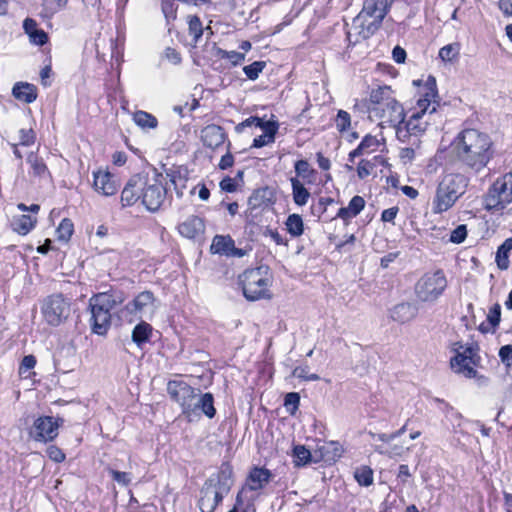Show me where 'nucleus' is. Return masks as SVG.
Wrapping results in <instances>:
<instances>
[{
	"instance_id": "nucleus-46",
	"label": "nucleus",
	"mask_w": 512,
	"mask_h": 512,
	"mask_svg": "<svg viewBox=\"0 0 512 512\" xmlns=\"http://www.w3.org/2000/svg\"><path fill=\"white\" fill-rule=\"evenodd\" d=\"M292 375L294 377H297V378H300V379H303V380H306V381H317V380L320 379L318 374L310 373L309 372V367L308 366H298V367H296L293 370Z\"/></svg>"
},
{
	"instance_id": "nucleus-37",
	"label": "nucleus",
	"mask_w": 512,
	"mask_h": 512,
	"mask_svg": "<svg viewBox=\"0 0 512 512\" xmlns=\"http://www.w3.org/2000/svg\"><path fill=\"white\" fill-rule=\"evenodd\" d=\"M293 458L295 466H304L314 460V452L311 453L303 445H297L293 448Z\"/></svg>"
},
{
	"instance_id": "nucleus-42",
	"label": "nucleus",
	"mask_w": 512,
	"mask_h": 512,
	"mask_svg": "<svg viewBox=\"0 0 512 512\" xmlns=\"http://www.w3.org/2000/svg\"><path fill=\"white\" fill-rule=\"evenodd\" d=\"M201 412L210 419L215 416L214 397L211 393L202 394Z\"/></svg>"
},
{
	"instance_id": "nucleus-41",
	"label": "nucleus",
	"mask_w": 512,
	"mask_h": 512,
	"mask_svg": "<svg viewBox=\"0 0 512 512\" xmlns=\"http://www.w3.org/2000/svg\"><path fill=\"white\" fill-rule=\"evenodd\" d=\"M73 231L74 225L72 221L68 218H64L57 228L58 239L68 241L72 236Z\"/></svg>"
},
{
	"instance_id": "nucleus-58",
	"label": "nucleus",
	"mask_w": 512,
	"mask_h": 512,
	"mask_svg": "<svg viewBox=\"0 0 512 512\" xmlns=\"http://www.w3.org/2000/svg\"><path fill=\"white\" fill-rule=\"evenodd\" d=\"M299 402H300L299 394L296 392H290V393L286 394V396H285L284 406L287 409H290V407H291L292 408L291 413L293 414L294 411L297 410Z\"/></svg>"
},
{
	"instance_id": "nucleus-24",
	"label": "nucleus",
	"mask_w": 512,
	"mask_h": 512,
	"mask_svg": "<svg viewBox=\"0 0 512 512\" xmlns=\"http://www.w3.org/2000/svg\"><path fill=\"white\" fill-rule=\"evenodd\" d=\"M418 309L415 305L404 302L395 305L390 311V317L392 320L399 323H406L416 317Z\"/></svg>"
},
{
	"instance_id": "nucleus-56",
	"label": "nucleus",
	"mask_w": 512,
	"mask_h": 512,
	"mask_svg": "<svg viewBox=\"0 0 512 512\" xmlns=\"http://www.w3.org/2000/svg\"><path fill=\"white\" fill-rule=\"evenodd\" d=\"M363 150L368 153L374 151V148L379 146V141L375 136L366 135L359 144Z\"/></svg>"
},
{
	"instance_id": "nucleus-49",
	"label": "nucleus",
	"mask_w": 512,
	"mask_h": 512,
	"mask_svg": "<svg viewBox=\"0 0 512 512\" xmlns=\"http://www.w3.org/2000/svg\"><path fill=\"white\" fill-rule=\"evenodd\" d=\"M266 190H256L248 199V204L251 208H259L262 205L266 204L265 199Z\"/></svg>"
},
{
	"instance_id": "nucleus-43",
	"label": "nucleus",
	"mask_w": 512,
	"mask_h": 512,
	"mask_svg": "<svg viewBox=\"0 0 512 512\" xmlns=\"http://www.w3.org/2000/svg\"><path fill=\"white\" fill-rule=\"evenodd\" d=\"M161 6L167 24L174 21L177 17V6L175 5L174 0H162Z\"/></svg>"
},
{
	"instance_id": "nucleus-54",
	"label": "nucleus",
	"mask_w": 512,
	"mask_h": 512,
	"mask_svg": "<svg viewBox=\"0 0 512 512\" xmlns=\"http://www.w3.org/2000/svg\"><path fill=\"white\" fill-rule=\"evenodd\" d=\"M266 121H264L263 119L257 117V116H251L249 118H247L246 120H244L243 122L239 123L236 127H235V130L240 133L244 130V128L246 127H251V126H255V127H260L263 123H265Z\"/></svg>"
},
{
	"instance_id": "nucleus-22",
	"label": "nucleus",
	"mask_w": 512,
	"mask_h": 512,
	"mask_svg": "<svg viewBox=\"0 0 512 512\" xmlns=\"http://www.w3.org/2000/svg\"><path fill=\"white\" fill-rule=\"evenodd\" d=\"M141 185L140 174L133 175L128 180L121 193V202L124 207L132 206L141 199Z\"/></svg>"
},
{
	"instance_id": "nucleus-64",
	"label": "nucleus",
	"mask_w": 512,
	"mask_h": 512,
	"mask_svg": "<svg viewBox=\"0 0 512 512\" xmlns=\"http://www.w3.org/2000/svg\"><path fill=\"white\" fill-rule=\"evenodd\" d=\"M47 454L54 462L60 463L65 460V454L56 446L48 447Z\"/></svg>"
},
{
	"instance_id": "nucleus-16",
	"label": "nucleus",
	"mask_w": 512,
	"mask_h": 512,
	"mask_svg": "<svg viewBox=\"0 0 512 512\" xmlns=\"http://www.w3.org/2000/svg\"><path fill=\"white\" fill-rule=\"evenodd\" d=\"M364 20L365 18L360 14L354 18L351 28L347 32V39L350 43L356 44L361 40L368 39L379 29L377 23L369 22L365 25Z\"/></svg>"
},
{
	"instance_id": "nucleus-51",
	"label": "nucleus",
	"mask_w": 512,
	"mask_h": 512,
	"mask_svg": "<svg viewBox=\"0 0 512 512\" xmlns=\"http://www.w3.org/2000/svg\"><path fill=\"white\" fill-rule=\"evenodd\" d=\"M467 237V226L465 224L458 225L452 230L450 241L455 244L462 243Z\"/></svg>"
},
{
	"instance_id": "nucleus-52",
	"label": "nucleus",
	"mask_w": 512,
	"mask_h": 512,
	"mask_svg": "<svg viewBox=\"0 0 512 512\" xmlns=\"http://www.w3.org/2000/svg\"><path fill=\"white\" fill-rule=\"evenodd\" d=\"M194 408L191 411L185 410L183 413L189 420H192L193 417L199 416L202 407V395L200 394V390L195 394V398H193Z\"/></svg>"
},
{
	"instance_id": "nucleus-3",
	"label": "nucleus",
	"mask_w": 512,
	"mask_h": 512,
	"mask_svg": "<svg viewBox=\"0 0 512 512\" xmlns=\"http://www.w3.org/2000/svg\"><path fill=\"white\" fill-rule=\"evenodd\" d=\"M468 177L459 172L446 173L438 182L431 202L433 214H442L451 209L465 194Z\"/></svg>"
},
{
	"instance_id": "nucleus-47",
	"label": "nucleus",
	"mask_w": 512,
	"mask_h": 512,
	"mask_svg": "<svg viewBox=\"0 0 512 512\" xmlns=\"http://www.w3.org/2000/svg\"><path fill=\"white\" fill-rule=\"evenodd\" d=\"M375 164L369 160L362 159L357 167V175L360 179H364L372 174Z\"/></svg>"
},
{
	"instance_id": "nucleus-26",
	"label": "nucleus",
	"mask_w": 512,
	"mask_h": 512,
	"mask_svg": "<svg viewBox=\"0 0 512 512\" xmlns=\"http://www.w3.org/2000/svg\"><path fill=\"white\" fill-rule=\"evenodd\" d=\"M13 96L24 103H32L37 98V88L27 82H18L12 89Z\"/></svg>"
},
{
	"instance_id": "nucleus-2",
	"label": "nucleus",
	"mask_w": 512,
	"mask_h": 512,
	"mask_svg": "<svg viewBox=\"0 0 512 512\" xmlns=\"http://www.w3.org/2000/svg\"><path fill=\"white\" fill-rule=\"evenodd\" d=\"M447 156L451 165L479 173L494 156L493 142L484 132L464 129L451 142Z\"/></svg>"
},
{
	"instance_id": "nucleus-40",
	"label": "nucleus",
	"mask_w": 512,
	"mask_h": 512,
	"mask_svg": "<svg viewBox=\"0 0 512 512\" xmlns=\"http://www.w3.org/2000/svg\"><path fill=\"white\" fill-rule=\"evenodd\" d=\"M189 34L193 36V41L196 44L203 35V26L198 16L188 17Z\"/></svg>"
},
{
	"instance_id": "nucleus-5",
	"label": "nucleus",
	"mask_w": 512,
	"mask_h": 512,
	"mask_svg": "<svg viewBox=\"0 0 512 512\" xmlns=\"http://www.w3.org/2000/svg\"><path fill=\"white\" fill-rule=\"evenodd\" d=\"M451 351L455 353L450 360L453 371L467 378H474L477 374L474 366H477L481 360L478 354V345L476 343L464 345L462 342H454L451 345Z\"/></svg>"
},
{
	"instance_id": "nucleus-25",
	"label": "nucleus",
	"mask_w": 512,
	"mask_h": 512,
	"mask_svg": "<svg viewBox=\"0 0 512 512\" xmlns=\"http://www.w3.org/2000/svg\"><path fill=\"white\" fill-rule=\"evenodd\" d=\"M263 134L257 136L253 140L252 147L261 148L275 141V135L278 131V123L275 121H266L259 127Z\"/></svg>"
},
{
	"instance_id": "nucleus-14",
	"label": "nucleus",
	"mask_w": 512,
	"mask_h": 512,
	"mask_svg": "<svg viewBox=\"0 0 512 512\" xmlns=\"http://www.w3.org/2000/svg\"><path fill=\"white\" fill-rule=\"evenodd\" d=\"M64 420L62 418L54 419L51 416L38 417L33 424L30 431L34 440L39 442L52 441L58 435V428L62 425Z\"/></svg>"
},
{
	"instance_id": "nucleus-60",
	"label": "nucleus",
	"mask_w": 512,
	"mask_h": 512,
	"mask_svg": "<svg viewBox=\"0 0 512 512\" xmlns=\"http://www.w3.org/2000/svg\"><path fill=\"white\" fill-rule=\"evenodd\" d=\"M109 473L111 474L114 481H116L117 483H119L123 486L129 485L131 482V476L127 472H120V471L111 469L109 471Z\"/></svg>"
},
{
	"instance_id": "nucleus-17",
	"label": "nucleus",
	"mask_w": 512,
	"mask_h": 512,
	"mask_svg": "<svg viewBox=\"0 0 512 512\" xmlns=\"http://www.w3.org/2000/svg\"><path fill=\"white\" fill-rule=\"evenodd\" d=\"M200 138L205 147L216 150L227 141V134L221 126L210 124L201 130Z\"/></svg>"
},
{
	"instance_id": "nucleus-6",
	"label": "nucleus",
	"mask_w": 512,
	"mask_h": 512,
	"mask_svg": "<svg viewBox=\"0 0 512 512\" xmlns=\"http://www.w3.org/2000/svg\"><path fill=\"white\" fill-rule=\"evenodd\" d=\"M114 305L115 300L106 293H100L90 298V324L93 333L105 335L108 332L111 326V310Z\"/></svg>"
},
{
	"instance_id": "nucleus-35",
	"label": "nucleus",
	"mask_w": 512,
	"mask_h": 512,
	"mask_svg": "<svg viewBox=\"0 0 512 512\" xmlns=\"http://www.w3.org/2000/svg\"><path fill=\"white\" fill-rule=\"evenodd\" d=\"M135 124L142 129H155L158 125V120L152 114L139 110L133 114Z\"/></svg>"
},
{
	"instance_id": "nucleus-33",
	"label": "nucleus",
	"mask_w": 512,
	"mask_h": 512,
	"mask_svg": "<svg viewBox=\"0 0 512 512\" xmlns=\"http://www.w3.org/2000/svg\"><path fill=\"white\" fill-rule=\"evenodd\" d=\"M152 330V326L149 323L141 321L134 327L132 331V341L138 347H141L144 343L149 341Z\"/></svg>"
},
{
	"instance_id": "nucleus-50",
	"label": "nucleus",
	"mask_w": 512,
	"mask_h": 512,
	"mask_svg": "<svg viewBox=\"0 0 512 512\" xmlns=\"http://www.w3.org/2000/svg\"><path fill=\"white\" fill-rule=\"evenodd\" d=\"M218 55H220L221 58L228 59L233 65H238L245 59V55L237 51H225L219 49Z\"/></svg>"
},
{
	"instance_id": "nucleus-30",
	"label": "nucleus",
	"mask_w": 512,
	"mask_h": 512,
	"mask_svg": "<svg viewBox=\"0 0 512 512\" xmlns=\"http://www.w3.org/2000/svg\"><path fill=\"white\" fill-rule=\"evenodd\" d=\"M292 186V197L293 201L298 206H304L307 204L311 194L304 184L297 178L292 177L290 179Z\"/></svg>"
},
{
	"instance_id": "nucleus-32",
	"label": "nucleus",
	"mask_w": 512,
	"mask_h": 512,
	"mask_svg": "<svg viewBox=\"0 0 512 512\" xmlns=\"http://www.w3.org/2000/svg\"><path fill=\"white\" fill-rule=\"evenodd\" d=\"M392 98L394 97L392 96L391 87L384 85L379 86L376 89H372L370 92L369 101L375 107H382Z\"/></svg>"
},
{
	"instance_id": "nucleus-13",
	"label": "nucleus",
	"mask_w": 512,
	"mask_h": 512,
	"mask_svg": "<svg viewBox=\"0 0 512 512\" xmlns=\"http://www.w3.org/2000/svg\"><path fill=\"white\" fill-rule=\"evenodd\" d=\"M371 113H374L381 119V124H387L395 129L402 124L405 119V111L403 106L395 99L392 98L382 107H368Z\"/></svg>"
},
{
	"instance_id": "nucleus-36",
	"label": "nucleus",
	"mask_w": 512,
	"mask_h": 512,
	"mask_svg": "<svg viewBox=\"0 0 512 512\" xmlns=\"http://www.w3.org/2000/svg\"><path fill=\"white\" fill-rule=\"evenodd\" d=\"M27 162L30 164L34 176L45 177L49 175L45 162L37 154L31 152L27 157Z\"/></svg>"
},
{
	"instance_id": "nucleus-44",
	"label": "nucleus",
	"mask_w": 512,
	"mask_h": 512,
	"mask_svg": "<svg viewBox=\"0 0 512 512\" xmlns=\"http://www.w3.org/2000/svg\"><path fill=\"white\" fill-rule=\"evenodd\" d=\"M265 67V62L263 61H255L250 65H247L243 68V71L248 79L256 80L259 77V74Z\"/></svg>"
},
{
	"instance_id": "nucleus-23",
	"label": "nucleus",
	"mask_w": 512,
	"mask_h": 512,
	"mask_svg": "<svg viewBox=\"0 0 512 512\" xmlns=\"http://www.w3.org/2000/svg\"><path fill=\"white\" fill-rule=\"evenodd\" d=\"M205 231V224L202 218L191 215L185 221L179 224L178 232L183 237L195 239Z\"/></svg>"
},
{
	"instance_id": "nucleus-61",
	"label": "nucleus",
	"mask_w": 512,
	"mask_h": 512,
	"mask_svg": "<svg viewBox=\"0 0 512 512\" xmlns=\"http://www.w3.org/2000/svg\"><path fill=\"white\" fill-rule=\"evenodd\" d=\"M29 40L35 45L43 46L48 41V35L44 30L37 29L32 35L29 36Z\"/></svg>"
},
{
	"instance_id": "nucleus-8",
	"label": "nucleus",
	"mask_w": 512,
	"mask_h": 512,
	"mask_svg": "<svg viewBox=\"0 0 512 512\" xmlns=\"http://www.w3.org/2000/svg\"><path fill=\"white\" fill-rule=\"evenodd\" d=\"M512 202V172L499 177L484 197L487 210L501 211Z\"/></svg>"
},
{
	"instance_id": "nucleus-48",
	"label": "nucleus",
	"mask_w": 512,
	"mask_h": 512,
	"mask_svg": "<svg viewBox=\"0 0 512 512\" xmlns=\"http://www.w3.org/2000/svg\"><path fill=\"white\" fill-rule=\"evenodd\" d=\"M336 127L340 132L346 131L351 124V117L348 112L344 110H339L336 120Z\"/></svg>"
},
{
	"instance_id": "nucleus-34",
	"label": "nucleus",
	"mask_w": 512,
	"mask_h": 512,
	"mask_svg": "<svg viewBox=\"0 0 512 512\" xmlns=\"http://www.w3.org/2000/svg\"><path fill=\"white\" fill-rule=\"evenodd\" d=\"M285 226L287 232L294 238L300 237L304 232V222L299 214H290L286 221Z\"/></svg>"
},
{
	"instance_id": "nucleus-27",
	"label": "nucleus",
	"mask_w": 512,
	"mask_h": 512,
	"mask_svg": "<svg viewBox=\"0 0 512 512\" xmlns=\"http://www.w3.org/2000/svg\"><path fill=\"white\" fill-rule=\"evenodd\" d=\"M365 207V200L363 197L356 195L354 196L347 207H342L338 210L337 217L348 221L353 217H356Z\"/></svg>"
},
{
	"instance_id": "nucleus-53",
	"label": "nucleus",
	"mask_w": 512,
	"mask_h": 512,
	"mask_svg": "<svg viewBox=\"0 0 512 512\" xmlns=\"http://www.w3.org/2000/svg\"><path fill=\"white\" fill-rule=\"evenodd\" d=\"M294 168L298 177L307 178L311 173H313V170L310 169V165L307 160L296 161Z\"/></svg>"
},
{
	"instance_id": "nucleus-29",
	"label": "nucleus",
	"mask_w": 512,
	"mask_h": 512,
	"mask_svg": "<svg viewBox=\"0 0 512 512\" xmlns=\"http://www.w3.org/2000/svg\"><path fill=\"white\" fill-rule=\"evenodd\" d=\"M234 240L229 235H216L212 240L210 251L213 254L225 255L228 257L233 248Z\"/></svg>"
},
{
	"instance_id": "nucleus-4",
	"label": "nucleus",
	"mask_w": 512,
	"mask_h": 512,
	"mask_svg": "<svg viewBox=\"0 0 512 512\" xmlns=\"http://www.w3.org/2000/svg\"><path fill=\"white\" fill-rule=\"evenodd\" d=\"M244 297L249 301L271 299L270 287L273 283L268 266L247 269L239 277Z\"/></svg>"
},
{
	"instance_id": "nucleus-57",
	"label": "nucleus",
	"mask_w": 512,
	"mask_h": 512,
	"mask_svg": "<svg viewBox=\"0 0 512 512\" xmlns=\"http://www.w3.org/2000/svg\"><path fill=\"white\" fill-rule=\"evenodd\" d=\"M501 318V306L496 303L489 311L488 321L493 328L497 327L500 323Z\"/></svg>"
},
{
	"instance_id": "nucleus-9",
	"label": "nucleus",
	"mask_w": 512,
	"mask_h": 512,
	"mask_svg": "<svg viewBox=\"0 0 512 512\" xmlns=\"http://www.w3.org/2000/svg\"><path fill=\"white\" fill-rule=\"evenodd\" d=\"M447 279L442 270L424 274L415 285V294L422 302H434L445 291Z\"/></svg>"
},
{
	"instance_id": "nucleus-55",
	"label": "nucleus",
	"mask_w": 512,
	"mask_h": 512,
	"mask_svg": "<svg viewBox=\"0 0 512 512\" xmlns=\"http://www.w3.org/2000/svg\"><path fill=\"white\" fill-rule=\"evenodd\" d=\"M232 468L226 464L223 465L221 468L220 473L218 474L217 481H215V484L217 487H219L220 482H226L230 483V486L232 485Z\"/></svg>"
},
{
	"instance_id": "nucleus-38",
	"label": "nucleus",
	"mask_w": 512,
	"mask_h": 512,
	"mask_svg": "<svg viewBox=\"0 0 512 512\" xmlns=\"http://www.w3.org/2000/svg\"><path fill=\"white\" fill-rule=\"evenodd\" d=\"M67 0H43L42 15L51 18L53 15L64 9Z\"/></svg>"
},
{
	"instance_id": "nucleus-39",
	"label": "nucleus",
	"mask_w": 512,
	"mask_h": 512,
	"mask_svg": "<svg viewBox=\"0 0 512 512\" xmlns=\"http://www.w3.org/2000/svg\"><path fill=\"white\" fill-rule=\"evenodd\" d=\"M356 481L361 486H370L373 483V471L368 466H361L354 472Z\"/></svg>"
},
{
	"instance_id": "nucleus-18",
	"label": "nucleus",
	"mask_w": 512,
	"mask_h": 512,
	"mask_svg": "<svg viewBox=\"0 0 512 512\" xmlns=\"http://www.w3.org/2000/svg\"><path fill=\"white\" fill-rule=\"evenodd\" d=\"M343 449L337 441H324L314 450V462H335L342 455Z\"/></svg>"
},
{
	"instance_id": "nucleus-28",
	"label": "nucleus",
	"mask_w": 512,
	"mask_h": 512,
	"mask_svg": "<svg viewBox=\"0 0 512 512\" xmlns=\"http://www.w3.org/2000/svg\"><path fill=\"white\" fill-rule=\"evenodd\" d=\"M36 222V217L22 214L12 218L11 226L13 231L17 232L18 234L26 235L34 228Z\"/></svg>"
},
{
	"instance_id": "nucleus-19",
	"label": "nucleus",
	"mask_w": 512,
	"mask_h": 512,
	"mask_svg": "<svg viewBox=\"0 0 512 512\" xmlns=\"http://www.w3.org/2000/svg\"><path fill=\"white\" fill-rule=\"evenodd\" d=\"M272 472L265 467H253L246 479L245 488L250 491H258L264 489L273 479Z\"/></svg>"
},
{
	"instance_id": "nucleus-62",
	"label": "nucleus",
	"mask_w": 512,
	"mask_h": 512,
	"mask_svg": "<svg viewBox=\"0 0 512 512\" xmlns=\"http://www.w3.org/2000/svg\"><path fill=\"white\" fill-rule=\"evenodd\" d=\"M230 146H231V143L228 142L227 143V153L221 157L220 162L218 164L219 168L222 170L228 169V168L232 167L234 164V157L230 153Z\"/></svg>"
},
{
	"instance_id": "nucleus-20",
	"label": "nucleus",
	"mask_w": 512,
	"mask_h": 512,
	"mask_svg": "<svg viewBox=\"0 0 512 512\" xmlns=\"http://www.w3.org/2000/svg\"><path fill=\"white\" fill-rule=\"evenodd\" d=\"M154 300V295L151 291H143L126 305L125 310L130 314L139 315L141 317L143 314L152 310Z\"/></svg>"
},
{
	"instance_id": "nucleus-45",
	"label": "nucleus",
	"mask_w": 512,
	"mask_h": 512,
	"mask_svg": "<svg viewBox=\"0 0 512 512\" xmlns=\"http://www.w3.org/2000/svg\"><path fill=\"white\" fill-rule=\"evenodd\" d=\"M459 54L458 44H449L442 47L439 51V57L443 61H452Z\"/></svg>"
},
{
	"instance_id": "nucleus-10",
	"label": "nucleus",
	"mask_w": 512,
	"mask_h": 512,
	"mask_svg": "<svg viewBox=\"0 0 512 512\" xmlns=\"http://www.w3.org/2000/svg\"><path fill=\"white\" fill-rule=\"evenodd\" d=\"M41 311L49 325L58 326L68 318L70 303L62 294H52L44 299Z\"/></svg>"
},
{
	"instance_id": "nucleus-31",
	"label": "nucleus",
	"mask_w": 512,
	"mask_h": 512,
	"mask_svg": "<svg viewBox=\"0 0 512 512\" xmlns=\"http://www.w3.org/2000/svg\"><path fill=\"white\" fill-rule=\"evenodd\" d=\"M511 251L512 237L505 239L497 249L495 261L500 270H507L509 268V255Z\"/></svg>"
},
{
	"instance_id": "nucleus-59",
	"label": "nucleus",
	"mask_w": 512,
	"mask_h": 512,
	"mask_svg": "<svg viewBox=\"0 0 512 512\" xmlns=\"http://www.w3.org/2000/svg\"><path fill=\"white\" fill-rule=\"evenodd\" d=\"M20 145L30 146L34 143L35 134L32 129H21L19 131Z\"/></svg>"
},
{
	"instance_id": "nucleus-63",
	"label": "nucleus",
	"mask_w": 512,
	"mask_h": 512,
	"mask_svg": "<svg viewBox=\"0 0 512 512\" xmlns=\"http://www.w3.org/2000/svg\"><path fill=\"white\" fill-rule=\"evenodd\" d=\"M499 357L501 361L507 366L512 364V345L502 346L499 350Z\"/></svg>"
},
{
	"instance_id": "nucleus-7",
	"label": "nucleus",
	"mask_w": 512,
	"mask_h": 512,
	"mask_svg": "<svg viewBox=\"0 0 512 512\" xmlns=\"http://www.w3.org/2000/svg\"><path fill=\"white\" fill-rule=\"evenodd\" d=\"M141 178V200L142 204L150 212H156L163 204L166 197L164 177L162 174H140Z\"/></svg>"
},
{
	"instance_id": "nucleus-21",
	"label": "nucleus",
	"mask_w": 512,
	"mask_h": 512,
	"mask_svg": "<svg viewBox=\"0 0 512 512\" xmlns=\"http://www.w3.org/2000/svg\"><path fill=\"white\" fill-rule=\"evenodd\" d=\"M93 186L98 193L104 196H112L118 190V184L115 177L110 172H94Z\"/></svg>"
},
{
	"instance_id": "nucleus-15",
	"label": "nucleus",
	"mask_w": 512,
	"mask_h": 512,
	"mask_svg": "<svg viewBox=\"0 0 512 512\" xmlns=\"http://www.w3.org/2000/svg\"><path fill=\"white\" fill-rule=\"evenodd\" d=\"M394 0H365L359 13L361 17L371 18L372 23L380 27L382 21L389 12Z\"/></svg>"
},
{
	"instance_id": "nucleus-12",
	"label": "nucleus",
	"mask_w": 512,
	"mask_h": 512,
	"mask_svg": "<svg viewBox=\"0 0 512 512\" xmlns=\"http://www.w3.org/2000/svg\"><path fill=\"white\" fill-rule=\"evenodd\" d=\"M198 389L193 388L188 383L179 380H170L167 384V393L170 398L178 403L182 408V413L185 410L191 411L194 408L193 398Z\"/></svg>"
},
{
	"instance_id": "nucleus-1",
	"label": "nucleus",
	"mask_w": 512,
	"mask_h": 512,
	"mask_svg": "<svg viewBox=\"0 0 512 512\" xmlns=\"http://www.w3.org/2000/svg\"><path fill=\"white\" fill-rule=\"evenodd\" d=\"M413 114L407 121L403 120L397 128L396 137L402 143L411 142L412 146H419L421 136L429 125H438L443 122L441 104L438 96L436 79L428 76L422 89L420 97L416 102Z\"/></svg>"
},
{
	"instance_id": "nucleus-11",
	"label": "nucleus",
	"mask_w": 512,
	"mask_h": 512,
	"mask_svg": "<svg viewBox=\"0 0 512 512\" xmlns=\"http://www.w3.org/2000/svg\"><path fill=\"white\" fill-rule=\"evenodd\" d=\"M229 490L230 483L220 482L219 487H217L215 480L209 478L201 490V497L198 502L201 512H214Z\"/></svg>"
}]
</instances>
